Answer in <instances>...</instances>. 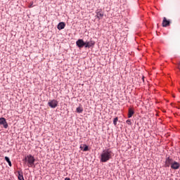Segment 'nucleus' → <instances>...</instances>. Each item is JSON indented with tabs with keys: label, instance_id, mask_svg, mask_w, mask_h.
<instances>
[{
	"label": "nucleus",
	"instance_id": "f257e3e1",
	"mask_svg": "<svg viewBox=\"0 0 180 180\" xmlns=\"http://www.w3.org/2000/svg\"><path fill=\"white\" fill-rule=\"evenodd\" d=\"M112 155H113V152L110 149H105L101 153L100 160L101 162H108L112 158Z\"/></svg>",
	"mask_w": 180,
	"mask_h": 180
},
{
	"label": "nucleus",
	"instance_id": "f03ea898",
	"mask_svg": "<svg viewBox=\"0 0 180 180\" xmlns=\"http://www.w3.org/2000/svg\"><path fill=\"white\" fill-rule=\"evenodd\" d=\"M25 161H27L28 167H33L34 165V157L32 155H29L25 158Z\"/></svg>",
	"mask_w": 180,
	"mask_h": 180
},
{
	"label": "nucleus",
	"instance_id": "7ed1b4c3",
	"mask_svg": "<svg viewBox=\"0 0 180 180\" xmlns=\"http://www.w3.org/2000/svg\"><path fill=\"white\" fill-rule=\"evenodd\" d=\"M48 105L49 106H50V108L54 109L58 105V101H57L56 100H51L49 101Z\"/></svg>",
	"mask_w": 180,
	"mask_h": 180
},
{
	"label": "nucleus",
	"instance_id": "20e7f679",
	"mask_svg": "<svg viewBox=\"0 0 180 180\" xmlns=\"http://www.w3.org/2000/svg\"><path fill=\"white\" fill-rule=\"evenodd\" d=\"M0 125L3 126L4 129H8V122H6V119H5V117H0Z\"/></svg>",
	"mask_w": 180,
	"mask_h": 180
},
{
	"label": "nucleus",
	"instance_id": "39448f33",
	"mask_svg": "<svg viewBox=\"0 0 180 180\" xmlns=\"http://www.w3.org/2000/svg\"><path fill=\"white\" fill-rule=\"evenodd\" d=\"M76 45L77 46V47H79V49H82V47H84V46H86V42L84 41L83 39H78L76 41Z\"/></svg>",
	"mask_w": 180,
	"mask_h": 180
},
{
	"label": "nucleus",
	"instance_id": "423d86ee",
	"mask_svg": "<svg viewBox=\"0 0 180 180\" xmlns=\"http://www.w3.org/2000/svg\"><path fill=\"white\" fill-rule=\"evenodd\" d=\"M173 160L172 159L167 158L165 160V167H169V165H172Z\"/></svg>",
	"mask_w": 180,
	"mask_h": 180
},
{
	"label": "nucleus",
	"instance_id": "0eeeda50",
	"mask_svg": "<svg viewBox=\"0 0 180 180\" xmlns=\"http://www.w3.org/2000/svg\"><path fill=\"white\" fill-rule=\"evenodd\" d=\"M180 165L178 162H173L171 165L172 169H179Z\"/></svg>",
	"mask_w": 180,
	"mask_h": 180
},
{
	"label": "nucleus",
	"instance_id": "6e6552de",
	"mask_svg": "<svg viewBox=\"0 0 180 180\" xmlns=\"http://www.w3.org/2000/svg\"><path fill=\"white\" fill-rule=\"evenodd\" d=\"M169 20H167V18L164 17L163 18V21H162V26L163 27H167V26H169L170 25Z\"/></svg>",
	"mask_w": 180,
	"mask_h": 180
},
{
	"label": "nucleus",
	"instance_id": "1a4fd4ad",
	"mask_svg": "<svg viewBox=\"0 0 180 180\" xmlns=\"http://www.w3.org/2000/svg\"><path fill=\"white\" fill-rule=\"evenodd\" d=\"M95 46V41H86V46L85 47L87 49H89L91 47H94Z\"/></svg>",
	"mask_w": 180,
	"mask_h": 180
},
{
	"label": "nucleus",
	"instance_id": "9d476101",
	"mask_svg": "<svg viewBox=\"0 0 180 180\" xmlns=\"http://www.w3.org/2000/svg\"><path fill=\"white\" fill-rule=\"evenodd\" d=\"M64 27H65V22H60L58 25V30H63V29H64Z\"/></svg>",
	"mask_w": 180,
	"mask_h": 180
},
{
	"label": "nucleus",
	"instance_id": "9b49d317",
	"mask_svg": "<svg viewBox=\"0 0 180 180\" xmlns=\"http://www.w3.org/2000/svg\"><path fill=\"white\" fill-rule=\"evenodd\" d=\"M96 18H98V19L101 20V19L103 18V13L101 11L96 12Z\"/></svg>",
	"mask_w": 180,
	"mask_h": 180
},
{
	"label": "nucleus",
	"instance_id": "f8f14e48",
	"mask_svg": "<svg viewBox=\"0 0 180 180\" xmlns=\"http://www.w3.org/2000/svg\"><path fill=\"white\" fill-rule=\"evenodd\" d=\"M134 115V110L133 108H129L128 117L130 119Z\"/></svg>",
	"mask_w": 180,
	"mask_h": 180
},
{
	"label": "nucleus",
	"instance_id": "ddd939ff",
	"mask_svg": "<svg viewBox=\"0 0 180 180\" xmlns=\"http://www.w3.org/2000/svg\"><path fill=\"white\" fill-rule=\"evenodd\" d=\"M17 172L18 174V180H25V178L23 177V173L20 172V171Z\"/></svg>",
	"mask_w": 180,
	"mask_h": 180
},
{
	"label": "nucleus",
	"instance_id": "4468645a",
	"mask_svg": "<svg viewBox=\"0 0 180 180\" xmlns=\"http://www.w3.org/2000/svg\"><path fill=\"white\" fill-rule=\"evenodd\" d=\"M76 112L77 113H82V112H84V108H82V107H78L76 108Z\"/></svg>",
	"mask_w": 180,
	"mask_h": 180
},
{
	"label": "nucleus",
	"instance_id": "2eb2a0df",
	"mask_svg": "<svg viewBox=\"0 0 180 180\" xmlns=\"http://www.w3.org/2000/svg\"><path fill=\"white\" fill-rule=\"evenodd\" d=\"M5 160L8 162L9 167H12V162H11V160L8 158V156H6Z\"/></svg>",
	"mask_w": 180,
	"mask_h": 180
},
{
	"label": "nucleus",
	"instance_id": "dca6fc26",
	"mask_svg": "<svg viewBox=\"0 0 180 180\" xmlns=\"http://www.w3.org/2000/svg\"><path fill=\"white\" fill-rule=\"evenodd\" d=\"M117 120H119V118L115 117L113 120V124H115V126H116L117 124Z\"/></svg>",
	"mask_w": 180,
	"mask_h": 180
},
{
	"label": "nucleus",
	"instance_id": "f3484780",
	"mask_svg": "<svg viewBox=\"0 0 180 180\" xmlns=\"http://www.w3.org/2000/svg\"><path fill=\"white\" fill-rule=\"evenodd\" d=\"M127 124L131 125V120H127Z\"/></svg>",
	"mask_w": 180,
	"mask_h": 180
},
{
	"label": "nucleus",
	"instance_id": "a211bd4d",
	"mask_svg": "<svg viewBox=\"0 0 180 180\" xmlns=\"http://www.w3.org/2000/svg\"><path fill=\"white\" fill-rule=\"evenodd\" d=\"M83 151H88V146H85V147L83 149Z\"/></svg>",
	"mask_w": 180,
	"mask_h": 180
},
{
	"label": "nucleus",
	"instance_id": "6ab92c4d",
	"mask_svg": "<svg viewBox=\"0 0 180 180\" xmlns=\"http://www.w3.org/2000/svg\"><path fill=\"white\" fill-rule=\"evenodd\" d=\"M143 81H144V77H142Z\"/></svg>",
	"mask_w": 180,
	"mask_h": 180
},
{
	"label": "nucleus",
	"instance_id": "aec40b11",
	"mask_svg": "<svg viewBox=\"0 0 180 180\" xmlns=\"http://www.w3.org/2000/svg\"><path fill=\"white\" fill-rule=\"evenodd\" d=\"M30 8H32V5H31V6H30Z\"/></svg>",
	"mask_w": 180,
	"mask_h": 180
},
{
	"label": "nucleus",
	"instance_id": "412c9836",
	"mask_svg": "<svg viewBox=\"0 0 180 180\" xmlns=\"http://www.w3.org/2000/svg\"><path fill=\"white\" fill-rule=\"evenodd\" d=\"M30 8H32V5H31V6H30Z\"/></svg>",
	"mask_w": 180,
	"mask_h": 180
}]
</instances>
